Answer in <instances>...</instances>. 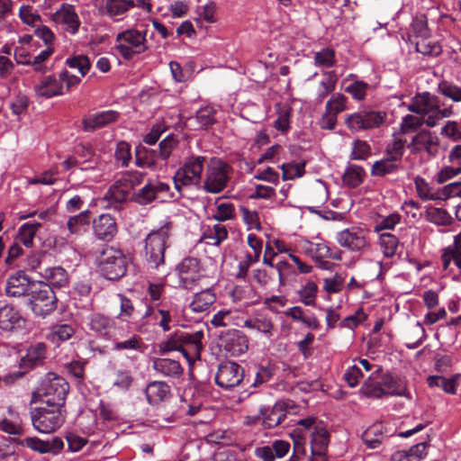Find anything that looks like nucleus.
Returning a JSON list of instances; mask_svg holds the SVG:
<instances>
[{
  "instance_id": "64",
  "label": "nucleus",
  "mask_w": 461,
  "mask_h": 461,
  "mask_svg": "<svg viewBox=\"0 0 461 461\" xmlns=\"http://www.w3.org/2000/svg\"><path fill=\"white\" fill-rule=\"evenodd\" d=\"M411 28L415 41L430 35L425 16L416 17L413 19Z\"/></svg>"
},
{
  "instance_id": "34",
  "label": "nucleus",
  "mask_w": 461,
  "mask_h": 461,
  "mask_svg": "<svg viewBox=\"0 0 461 461\" xmlns=\"http://www.w3.org/2000/svg\"><path fill=\"white\" fill-rule=\"evenodd\" d=\"M381 383L385 389L384 395L408 396L406 384L401 378L391 374H383L381 371Z\"/></svg>"
},
{
  "instance_id": "26",
  "label": "nucleus",
  "mask_w": 461,
  "mask_h": 461,
  "mask_svg": "<svg viewBox=\"0 0 461 461\" xmlns=\"http://www.w3.org/2000/svg\"><path fill=\"white\" fill-rule=\"evenodd\" d=\"M54 21L63 24L64 30L70 34H76L80 26V20L71 5H63L53 15Z\"/></svg>"
},
{
  "instance_id": "59",
  "label": "nucleus",
  "mask_w": 461,
  "mask_h": 461,
  "mask_svg": "<svg viewBox=\"0 0 461 461\" xmlns=\"http://www.w3.org/2000/svg\"><path fill=\"white\" fill-rule=\"evenodd\" d=\"M66 64L71 68L78 69L82 77H85L91 68V62L88 57L77 55L67 59Z\"/></svg>"
},
{
  "instance_id": "40",
  "label": "nucleus",
  "mask_w": 461,
  "mask_h": 461,
  "mask_svg": "<svg viewBox=\"0 0 461 461\" xmlns=\"http://www.w3.org/2000/svg\"><path fill=\"white\" fill-rule=\"evenodd\" d=\"M366 174L364 168L357 165H348L342 176V181L349 188L359 186L365 180Z\"/></svg>"
},
{
  "instance_id": "36",
  "label": "nucleus",
  "mask_w": 461,
  "mask_h": 461,
  "mask_svg": "<svg viewBox=\"0 0 461 461\" xmlns=\"http://www.w3.org/2000/svg\"><path fill=\"white\" fill-rule=\"evenodd\" d=\"M387 432L383 422H375L368 427L362 434V439L365 445L370 448H377L384 438V435Z\"/></svg>"
},
{
  "instance_id": "29",
  "label": "nucleus",
  "mask_w": 461,
  "mask_h": 461,
  "mask_svg": "<svg viewBox=\"0 0 461 461\" xmlns=\"http://www.w3.org/2000/svg\"><path fill=\"white\" fill-rule=\"evenodd\" d=\"M40 275L45 280L44 285L53 291L65 287L68 284V274L62 267H45L41 270Z\"/></svg>"
},
{
  "instance_id": "9",
  "label": "nucleus",
  "mask_w": 461,
  "mask_h": 461,
  "mask_svg": "<svg viewBox=\"0 0 461 461\" xmlns=\"http://www.w3.org/2000/svg\"><path fill=\"white\" fill-rule=\"evenodd\" d=\"M205 158L202 156H191L176 171L173 182L176 190L182 194L185 186L197 185L202 179Z\"/></svg>"
},
{
  "instance_id": "53",
  "label": "nucleus",
  "mask_w": 461,
  "mask_h": 461,
  "mask_svg": "<svg viewBox=\"0 0 461 461\" xmlns=\"http://www.w3.org/2000/svg\"><path fill=\"white\" fill-rule=\"evenodd\" d=\"M379 244L384 255L386 258H392L396 253L399 240L396 236L386 232L380 235Z\"/></svg>"
},
{
  "instance_id": "56",
  "label": "nucleus",
  "mask_w": 461,
  "mask_h": 461,
  "mask_svg": "<svg viewBox=\"0 0 461 461\" xmlns=\"http://www.w3.org/2000/svg\"><path fill=\"white\" fill-rule=\"evenodd\" d=\"M317 292V285L312 281H309L298 291V294L303 303L309 306H315Z\"/></svg>"
},
{
  "instance_id": "14",
  "label": "nucleus",
  "mask_w": 461,
  "mask_h": 461,
  "mask_svg": "<svg viewBox=\"0 0 461 461\" xmlns=\"http://www.w3.org/2000/svg\"><path fill=\"white\" fill-rule=\"evenodd\" d=\"M269 267V269H255L253 271L254 280L260 286L267 287L273 284L277 276L279 285H285L286 276L292 272V266L287 261H279L276 266Z\"/></svg>"
},
{
  "instance_id": "57",
  "label": "nucleus",
  "mask_w": 461,
  "mask_h": 461,
  "mask_svg": "<svg viewBox=\"0 0 461 461\" xmlns=\"http://www.w3.org/2000/svg\"><path fill=\"white\" fill-rule=\"evenodd\" d=\"M427 219L437 225L446 226L451 222V216L442 208L430 207L427 210Z\"/></svg>"
},
{
  "instance_id": "8",
  "label": "nucleus",
  "mask_w": 461,
  "mask_h": 461,
  "mask_svg": "<svg viewBox=\"0 0 461 461\" xmlns=\"http://www.w3.org/2000/svg\"><path fill=\"white\" fill-rule=\"evenodd\" d=\"M96 260L102 276L108 280H119L126 275L128 259L121 249L107 247Z\"/></svg>"
},
{
  "instance_id": "6",
  "label": "nucleus",
  "mask_w": 461,
  "mask_h": 461,
  "mask_svg": "<svg viewBox=\"0 0 461 461\" xmlns=\"http://www.w3.org/2000/svg\"><path fill=\"white\" fill-rule=\"evenodd\" d=\"M58 302L55 292L43 282L32 285L30 295L26 299V303L34 315L42 319L57 310Z\"/></svg>"
},
{
  "instance_id": "55",
  "label": "nucleus",
  "mask_w": 461,
  "mask_h": 461,
  "mask_svg": "<svg viewBox=\"0 0 461 461\" xmlns=\"http://www.w3.org/2000/svg\"><path fill=\"white\" fill-rule=\"evenodd\" d=\"M215 111L211 106H205L197 111L194 120L200 129H208L216 122Z\"/></svg>"
},
{
  "instance_id": "32",
  "label": "nucleus",
  "mask_w": 461,
  "mask_h": 461,
  "mask_svg": "<svg viewBox=\"0 0 461 461\" xmlns=\"http://www.w3.org/2000/svg\"><path fill=\"white\" fill-rule=\"evenodd\" d=\"M130 192L126 190L125 186L122 184V181L117 179L113 185L110 186L108 191L104 196V200L107 201L105 205L108 208H113L114 210H120L122 204L127 201Z\"/></svg>"
},
{
  "instance_id": "35",
  "label": "nucleus",
  "mask_w": 461,
  "mask_h": 461,
  "mask_svg": "<svg viewBox=\"0 0 461 461\" xmlns=\"http://www.w3.org/2000/svg\"><path fill=\"white\" fill-rule=\"evenodd\" d=\"M215 300L216 295L213 291L207 288L194 294L192 302L189 303V308L193 312L202 313L208 311Z\"/></svg>"
},
{
  "instance_id": "3",
  "label": "nucleus",
  "mask_w": 461,
  "mask_h": 461,
  "mask_svg": "<svg viewBox=\"0 0 461 461\" xmlns=\"http://www.w3.org/2000/svg\"><path fill=\"white\" fill-rule=\"evenodd\" d=\"M69 391L68 383L55 373H48L41 379L37 391L32 393V399L40 401L42 404L65 405Z\"/></svg>"
},
{
  "instance_id": "21",
  "label": "nucleus",
  "mask_w": 461,
  "mask_h": 461,
  "mask_svg": "<svg viewBox=\"0 0 461 461\" xmlns=\"http://www.w3.org/2000/svg\"><path fill=\"white\" fill-rule=\"evenodd\" d=\"M33 91L38 97L45 99L60 96L65 94L60 80L54 75L41 77L33 86Z\"/></svg>"
},
{
  "instance_id": "61",
  "label": "nucleus",
  "mask_w": 461,
  "mask_h": 461,
  "mask_svg": "<svg viewBox=\"0 0 461 461\" xmlns=\"http://www.w3.org/2000/svg\"><path fill=\"white\" fill-rule=\"evenodd\" d=\"M368 87L367 83L357 80L347 86L344 90L351 95L354 99L361 101L365 99Z\"/></svg>"
},
{
  "instance_id": "10",
  "label": "nucleus",
  "mask_w": 461,
  "mask_h": 461,
  "mask_svg": "<svg viewBox=\"0 0 461 461\" xmlns=\"http://www.w3.org/2000/svg\"><path fill=\"white\" fill-rule=\"evenodd\" d=\"M231 167L223 160L212 158L207 166L203 188L210 194L223 191L230 179Z\"/></svg>"
},
{
  "instance_id": "49",
  "label": "nucleus",
  "mask_w": 461,
  "mask_h": 461,
  "mask_svg": "<svg viewBox=\"0 0 461 461\" xmlns=\"http://www.w3.org/2000/svg\"><path fill=\"white\" fill-rule=\"evenodd\" d=\"M330 442V434L324 429H317L312 435L311 450L312 452L318 451L319 453L327 452Z\"/></svg>"
},
{
  "instance_id": "48",
  "label": "nucleus",
  "mask_w": 461,
  "mask_h": 461,
  "mask_svg": "<svg viewBox=\"0 0 461 461\" xmlns=\"http://www.w3.org/2000/svg\"><path fill=\"white\" fill-rule=\"evenodd\" d=\"M244 326L265 335H268V337L271 336V331L274 328L271 320L264 316L246 320Z\"/></svg>"
},
{
  "instance_id": "12",
  "label": "nucleus",
  "mask_w": 461,
  "mask_h": 461,
  "mask_svg": "<svg viewBox=\"0 0 461 461\" xmlns=\"http://www.w3.org/2000/svg\"><path fill=\"white\" fill-rule=\"evenodd\" d=\"M386 119V113L381 111H363L348 115L345 123L354 131L370 130L383 125Z\"/></svg>"
},
{
  "instance_id": "33",
  "label": "nucleus",
  "mask_w": 461,
  "mask_h": 461,
  "mask_svg": "<svg viewBox=\"0 0 461 461\" xmlns=\"http://www.w3.org/2000/svg\"><path fill=\"white\" fill-rule=\"evenodd\" d=\"M152 368L163 376L175 379L179 378L184 372L180 363L170 358H155L152 361Z\"/></svg>"
},
{
  "instance_id": "30",
  "label": "nucleus",
  "mask_w": 461,
  "mask_h": 461,
  "mask_svg": "<svg viewBox=\"0 0 461 461\" xmlns=\"http://www.w3.org/2000/svg\"><path fill=\"white\" fill-rule=\"evenodd\" d=\"M145 394L149 404L165 402L171 397L170 386L164 381H153L148 384Z\"/></svg>"
},
{
  "instance_id": "15",
  "label": "nucleus",
  "mask_w": 461,
  "mask_h": 461,
  "mask_svg": "<svg viewBox=\"0 0 461 461\" xmlns=\"http://www.w3.org/2000/svg\"><path fill=\"white\" fill-rule=\"evenodd\" d=\"M337 242L351 251H360L367 246V231L360 227H351L337 233Z\"/></svg>"
},
{
  "instance_id": "43",
  "label": "nucleus",
  "mask_w": 461,
  "mask_h": 461,
  "mask_svg": "<svg viewBox=\"0 0 461 461\" xmlns=\"http://www.w3.org/2000/svg\"><path fill=\"white\" fill-rule=\"evenodd\" d=\"M325 78L320 82L316 100L321 103L330 93H332L337 86L338 76L334 70L324 73Z\"/></svg>"
},
{
  "instance_id": "1",
  "label": "nucleus",
  "mask_w": 461,
  "mask_h": 461,
  "mask_svg": "<svg viewBox=\"0 0 461 461\" xmlns=\"http://www.w3.org/2000/svg\"><path fill=\"white\" fill-rule=\"evenodd\" d=\"M147 34L148 24L125 29L116 34L114 48L123 59L131 60L149 50Z\"/></svg>"
},
{
  "instance_id": "41",
  "label": "nucleus",
  "mask_w": 461,
  "mask_h": 461,
  "mask_svg": "<svg viewBox=\"0 0 461 461\" xmlns=\"http://www.w3.org/2000/svg\"><path fill=\"white\" fill-rule=\"evenodd\" d=\"M91 222V212L85 210L77 215L69 217L67 227L71 234H81L86 230Z\"/></svg>"
},
{
  "instance_id": "7",
  "label": "nucleus",
  "mask_w": 461,
  "mask_h": 461,
  "mask_svg": "<svg viewBox=\"0 0 461 461\" xmlns=\"http://www.w3.org/2000/svg\"><path fill=\"white\" fill-rule=\"evenodd\" d=\"M177 143L176 138L170 134L160 141L158 149L139 145L135 149V163L140 167L154 169L158 159L167 160Z\"/></svg>"
},
{
  "instance_id": "17",
  "label": "nucleus",
  "mask_w": 461,
  "mask_h": 461,
  "mask_svg": "<svg viewBox=\"0 0 461 461\" xmlns=\"http://www.w3.org/2000/svg\"><path fill=\"white\" fill-rule=\"evenodd\" d=\"M439 103L438 96L425 91L417 93L408 105V110L413 113L428 118L435 114Z\"/></svg>"
},
{
  "instance_id": "23",
  "label": "nucleus",
  "mask_w": 461,
  "mask_h": 461,
  "mask_svg": "<svg viewBox=\"0 0 461 461\" xmlns=\"http://www.w3.org/2000/svg\"><path fill=\"white\" fill-rule=\"evenodd\" d=\"M93 230L98 240L109 242L118 231L116 220L108 213L101 214L93 221Z\"/></svg>"
},
{
  "instance_id": "60",
  "label": "nucleus",
  "mask_w": 461,
  "mask_h": 461,
  "mask_svg": "<svg viewBox=\"0 0 461 461\" xmlns=\"http://www.w3.org/2000/svg\"><path fill=\"white\" fill-rule=\"evenodd\" d=\"M145 174L140 171H127L122 175L119 181L131 192L135 186L140 185Z\"/></svg>"
},
{
  "instance_id": "22",
  "label": "nucleus",
  "mask_w": 461,
  "mask_h": 461,
  "mask_svg": "<svg viewBox=\"0 0 461 461\" xmlns=\"http://www.w3.org/2000/svg\"><path fill=\"white\" fill-rule=\"evenodd\" d=\"M32 285H35V283H32L23 271H17L10 276L6 281V295L11 297L25 296L27 299Z\"/></svg>"
},
{
  "instance_id": "38",
  "label": "nucleus",
  "mask_w": 461,
  "mask_h": 461,
  "mask_svg": "<svg viewBox=\"0 0 461 461\" xmlns=\"http://www.w3.org/2000/svg\"><path fill=\"white\" fill-rule=\"evenodd\" d=\"M444 269H447L451 261L461 269V231L454 237V243L444 249L441 256Z\"/></svg>"
},
{
  "instance_id": "27",
  "label": "nucleus",
  "mask_w": 461,
  "mask_h": 461,
  "mask_svg": "<svg viewBox=\"0 0 461 461\" xmlns=\"http://www.w3.org/2000/svg\"><path fill=\"white\" fill-rule=\"evenodd\" d=\"M119 115L120 113L113 110L90 114L82 121L83 130L85 131H93L96 129L103 128L109 123L116 122Z\"/></svg>"
},
{
  "instance_id": "54",
  "label": "nucleus",
  "mask_w": 461,
  "mask_h": 461,
  "mask_svg": "<svg viewBox=\"0 0 461 461\" xmlns=\"http://www.w3.org/2000/svg\"><path fill=\"white\" fill-rule=\"evenodd\" d=\"M348 98L343 94L335 93L328 100L325 105L326 112L338 116L339 113H342L347 108Z\"/></svg>"
},
{
  "instance_id": "20",
  "label": "nucleus",
  "mask_w": 461,
  "mask_h": 461,
  "mask_svg": "<svg viewBox=\"0 0 461 461\" xmlns=\"http://www.w3.org/2000/svg\"><path fill=\"white\" fill-rule=\"evenodd\" d=\"M289 407L288 402H277L271 410L265 406L260 407L259 415L254 418L253 422L262 418V425L265 429L276 428L286 418L285 410Z\"/></svg>"
},
{
  "instance_id": "11",
  "label": "nucleus",
  "mask_w": 461,
  "mask_h": 461,
  "mask_svg": "<svg viewBox=\"0 0 461 461\" xmlns=\"http://www.w3.org/2000/svg\"><path fill=\"white\" fill-rule=\"evenodd\" d=\"M175 194L171 192L168 184L159 180H149L134 195V200L140 205H147L157 199L166 201L173 199Z\"/></svg>"
},
{
  "instance_id": "31",
  "label": "nucleus",
  "mask_w": 461,
  "mask_h": 461,
  "mask_svg": "<svg viewBox=\"0 0 461 461\" xmlns=\"http://www.w3.org/2000/svg\"><path fill=\"white\" fill-rule=\"evenodd\" d=\"M25 320L14 307L5 305L0 308V329L5 331H11L24 326Z\"/></svg>"
},
{
  "instance_id": "13",
  "label": "nucleus",
  "mask_w": 461,
  "mask_h": 461,
  "mask_svg": "<svg viewBox=\"0 0 461 461\" xmlns=\"http://www.w3.org/2000/svg\"><path fill=\"white\" fill-rule=\"evenodd\" d=\"M244 370L235 362L226 361L220 364L215 375V383L225 390L238 386L243 380Z\"/></svg>"
},
{
  "instance_id": "47",
  "label": "nucleus",
  "mask_w": 461,
  "mask_h": 461,
  "mask_svg": "<svg viewBox=\"0 0 461 461\" xmlns=\"http://www.w3.org/2000/svg\"><path fill=\"white\" fill-rule=\"evenodd\" d=\"M427 384L429 387H438L445 393L455 394L456 393V378H446L441 375H429L427 378Z\"/></svg>"
},
{
  "instance_id": "44",
  "label": "nucleus",
  "mask_w": 461,
  "mask_h": 461,
  "mask_svg": "<svg viewBox=\"0 0 461 461\" xmlns=\"http://www.w3.org/2000/svg\"><path fill=\"white\" fill-rule=\"evenodd\" d=\"M143 342L138 335H131L125 340L113 339V349L115 351H138L142 352Z\"/></svg>"
},
{
  "instance_id": "28",
  "label": "nucleus",
  "mask_w": 461,
  "mask_h": 461,
  "mask_svg": "<svg viewBox=\"0 0 461 461\" xmlns=\"http://www.w3.org/2000/svg\"><path fill=\"white\" fill-rule=\"evenodd\" d=\"M87 325L90 330L99 336L111 339L113 330H115V321L101 313H91L87 317Z\"/></svg>"
},
{
  "instance_id": "25",
  "label": "nucleus",
  "mask_w": 461,
  "mask_h": 461,
  "mask_svg": "<svg viewBox=\"0 0 461 461\" xmlns=\"http://www.w3.org/2000/svg\"><path fill=\"white\" fill-rule=\"evenodd\" d=\"M225 351L232 356H240L245 353L249 348V340L242 331L238 330H229L221 338Z\"/></svg>"
},
{
  "instance_id": "52",
  "label": "nucleus",
  "mask_w": 461,
  "mask_h": 461,
  "mask_svg": "<svg viewBox=\"0 0 461 461\" xmlns=\"http://www.w3.org/2000/svg\"><path fill=\"white\" fill-rule=\"evenodd\" d=\"M427 118L422 116H416L412 114H407L402 117L400 131L402 134H408L416 131L423 124H426Z\"/></svg>"
},
{
  "instance_id": "39",
  "label": "nucleus",
  "mask_w": 461,
  "mask_h": 461,
  "mask_svg": "<svg viewBox=\"0 0 461 461\" xmlns=\"http://www.w3.org/2000/svg\"><path fill=\"white\" fill-rule=\"evenodd\" d=\"M384 390L385 389L381 383V368H379L365 382L362 392L367 397L380 399L384 396Z\"/></svg>"
},
{
  "instance_id": "24",
  "label": "nucleus",
  "mask_w": 461,
  "mask_h": 461,
  "mask_svg": "<svg viewBox=\"0 0 461 461\" xmlns=\"http://www.w3.org/2000/svg\"><path fill=\"white\" fill-rule=\"evenodd\" d=\"M47 346L43 342L32 345L26 354L21 358L19 367L28 372L35 367L41 366L46 359Z\"/></svg>"
},
{
  "instance_id": "2",
  "label": "nucleus",
  "mask_w": 461,
  "mask_h": 461,
  "mask_svg": "<svg viewBox=\"0 0 461 461\" xmlns=\"http://www.w3.org/2000/svg\"><path fill=\"white\" fill-rule=\"evenodd\" d=\"M171 230L172 222L166 221L159 229L152 230L146 237L144 259L149 267L158 269L165 265V251L168 247Z\"/></svg>"
},
{
  "instance_id": "45",
  "label": "nucleus",
  "mask_w": 461,
  "mask_h": 461,
  "mask_svg": "<svg viewBox=\"0 0 461 461\" xmlns=\"http://www.w3.org/2000/svg\"><path fill=\"white\" fill-rule=\"evenodd\" d=\"M415 49L417 52L421 53L422 55L428 56H438L441 53V46L434 41L430 35L420 40L415 41Z\"/></svg>"
},
{
  "instance_id": "42",
  "label": "nucleus",
  "mask_w": 461,
  "mask_h": 461,
  "mask_svg": "<svg viewBox=\"0 0 461 461\" xmlns=\"http://www.w3.org/2000/svg\"><path fill=\"white\" fill-rule=\"evenodd\" d=\"M41 228V223L39 221H28L20 226L17 240L26 248H31L33 244V239Z\"/></svg>"
},
{
  "instance_id": "50",
  "label": "nucleus",
  "mask_w": 461,
  "mask_h": 461,
  "mask_svg": "<svg viewBox=\"0 0 461 461\" xmlns=\"http://www.w3.org/2000/svg\"><path fill=\"white\" fill-rule=\"evenodd\" d=\"M438 93L449 98L455 103H461V87L447 80H442L438 85Z\"/></svg>"
},
{
  "instance_id": "58",
  "label": "nucleus",
  "mask_w": 461,
  "mask_h": 461,
  "mask_svg": "<svg viewBox=\"0 0 461 461\" xmlns=\"http://www.w3.org/2000/svg\"><path fill=\"white\" fill-rule=\"evenodd\" d=\"M53 52V47H47L46 50L41 51L37 56L32 57V67L33 70L41 74L47 73L49 68L43 63L50 59Z\"/></svg>"
},
{
  "instance_id": "37",
  "label": "nucleus",
  "mask_w": 461,
  "mask_h": 461,
  "mask_svg": "<svg viewBox=\"0 0 461 461\" xmlns=\"http://www.w3.org/2000/svg\"><path fill=\"white\" fill-rule=\"evenodd\" d=\"M135 6L134 0H105L102 14L113 18L125 14L130 9Z\"/></svg>"
},
{
  "instance_id": "62",
  "label": "nucleus",
  "mask_w": 461,
  "mask_h": 461,
  "mask_svg": "<svg viewBox=\"0 0 461 461\" xmlns=\"http://www.w3.org/2000/svg\"><path fill=\"white\" fill-rule=\"evenodd\" d=\"M335 52L331 49H323L314 54L315 65L330 68L335 65Z\"/></svg>"
},
{
  "instance_id": "16",
  "label": "nucleus",
  "mask_w": 461,
  "mask_h": 461,
  "mask_svg": "<svg viewBox=\"0 0 461 461\" xmlns=\"http://www.w3.org/2000/svg\"><path fill=\"white\" fill-rule=\"evenodd\" d=\"M176 270L180 283L185 289H192L193 286L203 276L200 261L195 258H185L177 266Z\"/></svg>"
},
{
  "instance_id": "46",
  "label": "nucleus",
  "mask_w": 461,
  "mask_h": 461,
  "mask_svg": "<svg viewBox=\"0 0 461 461\" xmlns=\"http://www.w3.org/2000/svg\"><path fill=\"white\" fill-rule=\"evenodd\" d=\"M397 160L392 158H386L378 161H375L371 169V175L375 176H384L387 174L395 172L399 164Z\"/></svg>"
},
{
  "instance_id": "5",
  "label": "nucleus",
  "mask_w": 461,
  "mask_h": 461,
  "mask_svg": "<svg viewBox=\"0 0 461 461\" xmlns=\"http://www.w3.org/2000/svg\"><path fill=\"white\" fill-rule=\"evenodd\" d=\"M30 413L33 428L40 433L48 434L62 426L66 411L63 406L43 404L32 409Z\"/></svg>"
},
{
  "instance_id": "18",
  "label": "nucleus",
  "mask_w": 461,
  "mask_h": 461,
  "mask_svg": "<svg viewBox=\"0 0 461 461\" xmlns=\"http://www.w3.org/2000/svg\"><path fill=\"white\" fill-rule=\"evenodd\" d=\"M14 441L21 446H25L32 451L40 454H59L64 447L60 438H53L51 440H42L37 437H28L24 439L14 438Z\"/></svg>"
},
{
  "instance_id": "19",
  "label": "nucleus",
  "mask_w": 461,
  "mask_h": 461,
  "mask_svg": "<svg viewBox=\"0 0 461 461\" xmlns=\"http://www.w3.org/2000/svg\"><path fill=\"white\" fill-rule=\"evenodd\" d=\"M439 139L429 130L420 131L411 140L408 148L414 153L425 151L429 156H436L438 152Z\"/></svg>"
},
{
  "instance_id": "51",
  "label": "nucleus",
  "mask_w": 461,
  "mask_h": 461,
  "mask_svg": "<svg viewBox=\"0 0 461 461\" xmlns=\"http://www.w3.org/2000/svg\"><path fill=\"white\" fill-rule=\"evenodd\" d=\"M414 184L419 197L422 200L435 201L442 199L438 193H433L432 188L429 183L421 176H416L414 178Z\"/></svg>"
},
{
  "instance_id": "63",
  "label": "nucleus",
  "mask_w": 461,
  "mask_h": 461,
  "mask_svg": "<svg viewBox=\"0 0 461 461\" xmlns=\"http://www.w3.org/2000/svg\"><path fill=\"white\" fill-rule=\"evenodd\" d=\"M205 237L213 240L214 245H220L228 237V230L222 224L217 223L205 232Z\"/></svg>"
},
{
  "instance_id": "4",
  "label": "nucleus",
  "mask_w": 461,
  "mask_h": 461,
  "mask_svg": "<svg viewBox=\"0 0 461 461\" xmlns=\"http://www.w3.org/2000/svg\"><path fill=\"white\" fill-rule=\"evenodd\" d=\"M203 339V330L194 332L176 330L163 343L162 349L164 351H180L189 362H192L200 357Z\"/></svg>"
}]
</instances>
